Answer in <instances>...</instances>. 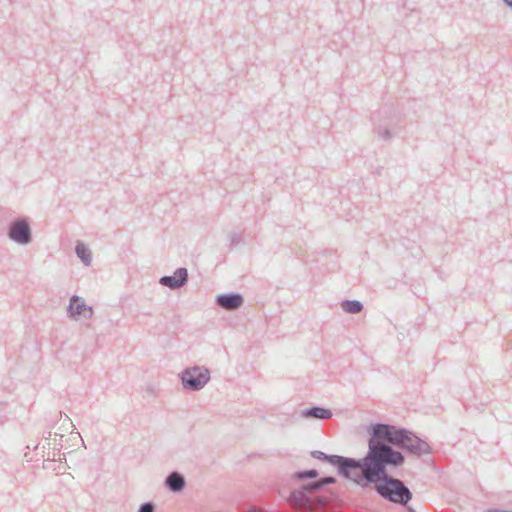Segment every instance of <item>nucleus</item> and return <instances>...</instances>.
Instances as JSON below:
<instances>
[{"mask_svg": "<svg viewBox=\"0 0 512 512\" xmlns=\"http://www.w3.org/2000/svg\"><path fill=\"white\" fill-rule=\"evenodd\" d=\"M67 315L69 318L75 320H77L79 316L90 319L93 316V308L88 306L82 297L74 295L69 300Z\"/></svg>", "mask_w": 512, "mask_h": 512, "instance_id": "0eeeda50", "label": "nucleus"}, {"mask_svg": "<svg viewBox=\"0 0 512 512\" xmlns=\"http://www.w3.org/2000/svg\"><path fill=\"white\" fill-rule=\"evenodd\" d=\"M188 282V270L185 267L177 268L172 275H164L159 283L171 290L182 288Z\"/></svg>", "mask_w": 512, "mask_h": 512, "instance_id": "6e6552de", "label": "nucleus"}, {"mask_svg": "<svg viewBox=\"0 0 512 512\" xmlns=\"http://www.w3.org/2000/svg\"><path fill=\"white\" fill-rule=\"evenodd\" d=\"M165 486L173 493H180L185 489V477L177 471H173L165 478Z\"/></svg>", "mask_w": 512, "mask_h": 512, "instance_id": "9d476101", "label": "nucleus"}, {"mask_svg": "<svg viewBox=\"0 0 512 512\" xmlns=\"http://www.w3.org/2000/svg\"><path fill=\"white\" fill-rule=\"evenodd\" d=\"M504 3H505V5H506L507 7H509L510 9H512V2H504Z\"/></svg>", "mask_w": 512, "mask_h": 512, "instance_id": "4be33fe9", "label": "nucleus"}, {"mask_svg": "<svg viewBox=\"0 0 512 512\" xmlns=\"http://www.w3.org/2000/svg\"><path fill=\"white\" fill-rule=\"evenodd\" d=\"M302 490L308 495H311L313 492L321 491L318 480H313L301 485Z\"/></svg>", "mask_w": 512, "mask_h": 512, "instance_id": "2eb2a0df", "label": "nucleus"}, {"mask_svg": "<svg viewBox=\"0 0 512 512\" xmlns=\"http://www.w3.org/2000/svg\"><path fill=\"white\" fill-rule=\"evenodd\" d=\"M156 505L152 501H147L142 503L139 507L137 512H155Z\"/></svg>", "mask_w": 512, "mask_h": 512, "instance_id": "f3484780", "label": "nucleus"}, {"mask_svg": "<svg viewBox=\"0 0 512 512\" xmlns=\"http://www.w3.org/2000/svg\"><path fill=\"white\" fill-rule=\"evenodd\" d=\"M378 135L383 140H389L392 138V133L389 129L379 130Z\"/></svg>", "mask_w": 512, "mask_h": 512, "instance_id": "6ab92c4d", "label": "nucleus"}, {"mask_svg": "<svg viewBox=\"0 0 512 512\" xmlns=\"http://www.w3.org/2000/svg\"><path fill=\"white\" fill-rule=\"evenodd\" d=\"M341 308L343 309L344 312L346 313H350V314H357V313H360L364 306H363V303L359 300H355V299H352V300H343L341 302Z\"/></svg>", "mask_w": 512, "mask_h": 512, "instance_id": "ddd939ff", "label": "nucleus"}, {"mask_svg": "<svg viewBox=\"0 0 512 512\" xmlns=\"http://www.w3.org/2000/svg\"><path fill=\"white\" fill-rule=\"evenodd\" d=\"M319 472L317 469H305V470H299L292 474V479L296 481H305L309 479L316 480L318 479Z\"/></svg>", "mask_w": 512, "mask_h": 512, "instance_id": "4468645a", "label": "nucleus"}, {"mask_svg": "<svg viewBox=\"0 0 512 512\" xmlns=\"http://www.w3.org/2000/svg\"><path fill=\"white\" fill-rule=\"evenodd\" d=\"M75 253L84 265L89 266L91 264V262H92L91 251L83 242H80V241L77 242V244L75 246Z\"/></svg>", "mask_w": 512, "mask_h": 512, "instance_id": "f8f14e48", "label": "nucleus"}, {"mask_svg": "<svg viewBox=\"0 0 512 512\" xmlns=\"http://www.w3.org/2000/svg\"><path fill=\"white\" fill-rule=\"evenodd\" d=\"M394 468L387 458H380L366 453L362 465L353 483L360 488H369L374 485L375 492L384 500L406 506L413 498L408 486L388 472Z\"/></svg>", "mask_w": 512, "mask_h": 512, "instance_id": "f03ea898", "label": "nucleus"}, {"mask_svg": "<svg viewBox=\"0 0 512 512\" xmlns=\"http://www.w3.org/2000/svg\"><path fill=\"white\" fill-rule=\"evenodd\" d=\"M7 236L17 244H29L32 241V230L28 220L25 218L12 220L8 226Z\"/></svg>", "mask_w": 512, "mask_h": 512, "instance_id": "39448f33", "label": "nucleus"}, {"mask_svg": "<svg viewBox=\"0 0 512 512\" xmlns=\"http://www.w3.org/2000/svg\"><path fill=\"white\" fill-rule=\"evenodd\" d=\"M368 454L387 458L394 468L405 463L403 451L409 455L421 457L432 453L430 444L413 431L383 422H372L366 428Z\"/></svg>", "mask_w": 512, "mask_h": 512, "instance_id": "f257e3e1", "label": "nucleus"}, {"mask_svg": "<svg viewBox=\"0 0 512 512\" xmlns=\"http://www.w3.org/2000/svg\"><path fill=\"white\" fill-rule=\"evenodd\" d=\"M317 480H318L321 490H323L328 485H333V484L337 483V478L334 476H324V477L318 478Z\"/></svg>", "mask_w": 512, "mask_h": 512, "instance_id": "dca6fc26", "label": "nucleus"}, {"mask_svg": "<svg viewBox=\"0 0 512 512\" xmlns=\"http://www.w3.org/2000/svg\"><path fill=\"white\" fill-rule=\"evenodd\" d=\"M327 499L323 496L313 497L308 495L302 490L301 486L297 489L292 490L288 497L287 502L299 507H310L313 503H319L320 505L325 504Z\"/></svg>", "mask_w": 512, "mask_h": 512, "instance_id": "423d86ee", "label": "nucleus"}, {"mask_svg": "<svg viewBox=\"0 0 512 512\" xmlns=\"http://www.w3.org/2000/svg\"><path fill=\"white\" fill-rule=\"evenodd\" d=\"M300 415L304 418L327 420L332 417L333 413L328 408L313 405L301 410Z\"/></svg>", "mask_w": 512, "mask_h": 512, "instance_id": "9b49d317", "label": "nucleus"}, {"mask_svg": "<svg viewBox=\"0 0 512 512\" xmlns=\"http://www.w3.org/2000/svg\"><path fill=\"white\" fill-rule=\"evenodd\" d=\"M311 457L322 462H326L333 466L340 478L353 482L363 461L362 458H352L336 454H327L323 451H311Z\"/></svg>", "mask_w": 512, "mask_h": 512, "instance_id": "7ed1b4c3", "label": "nucleus"}, {"mask_svg": "<svg viewBox=\"0 0 512 512\" xmlns=\"http://www.w3.org/2000/svg\"><path fill=\"white\" fill-rule=\"evenodd\" d=\"M182 386L188 391H199L210 380V371L204 366H193L179 374Z\"/></svg>", "mask_w": 512, "mask_h": 512, "instance_id": "20e7f679", "label": "nucleus"}, {"mask_svg": "<svg viewBox=\"0 0 512 512\" xmlns=\"http://www.w3.org/2000/svg\"><path fill=\"white\" fill-rule=\"evenodd\" d=\"M486 512H512V510H504V509H499V508H493V509L487 510Z\"/></svg>", "mask_w": 512, "mask_h": 512, "instance_id": "aec40b11", "label": "nucleus"}, {"mask_svg": "<svg viewBox=\"0 0 512 512\" xmlns=\"http://www.w3.org/2000/svg\"><path fill=\"white\" fill-rule=\"evenodd\" d=\"M244 303V297L239 292H225L218 294L215 304L226 310H234L240 308Z\"/></svg>", "mask_w": 512, "mask_h": 512, "instance_id": "1a4fd4ad", "label": "nucleus"}, {"mask_svg": "<svg viewBox=\"0 0 512 512\" xmlns=\"http://www.w3.org/2000/svg\"><path fill=\"white\" fill-rule=\"evenodd\" d=\"M241 242H243V239L241 237L240 234L238 233H233L231 236H230V248H234L236 247L238 244H240Z\"/></svg>", "mask_w": 512, "mask_h": 512, "instance_id": "a211bd4d", "label": "nucleus"}, {"mask_svg": "<svg viewBox=\"0 0 512 512\" xmlns=\"http://www.w3.org/2000/svg\"><path fill=\"white\" fill-rule=\"evenodd\" d=\"M51 435H52L51 431L44 432V433H43V438H44L45 440H49V439H50V437H51Z\"/></svg>", "mask_w": 512, "mask_h": 512, "instance_id": "412c9836", "label": "nucleus"}]
</instances>
